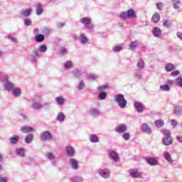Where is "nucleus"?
Instances as JSON below:
<instances>
[{"label": "nucleus", "mask_w": 182, "mask_h": 182, "mask_svg": "<svg viewBox=\"0 0 182 182\" xmlns=\"http://www.w3.org/2000/svg\"><path fill=\"white\" fill-rule=\"evenodd\" d=\"M1 82H3L4 89L7 92H11L15 87V83L9 81V76L5 75L1 78Z\"/></svg>", "instance_id": "1"}, {"label": "nucleus", "mask_w": 182, "mask_h": 182, "mask_svg": "<svg viewBox=\"0 0 182 182\" xmlns=\"http://www.w3.org/2000/svg\"><path fill=\"white\" fill-rule=\"evenodd\" d=\"M97 173L101 177H103V178H109V177H110V171L107 168L99 169Z\"/></svg>", "instance_id": "9"}, {"label": "nucleus", "mask_w": 182, "mask_h": 182, "mask_svg": "<svg viewBox=\"0 0 182 182\" xmlns=\"http://www.w3.org/2000/svg\"><path fill=\"white\" fill-rule=\"evenodd\" d=\"M32 13L31 9H27L23 11V16H30Z\"/></svg>", "instance_id": "52"}, {"label": "nucleus", "mask_w": 182, "mask_h": 182, "mask_svg": "<svg viewBox=\"0 0 182 182\" xmlns=\"http://www.w3.org/2000/svg\"><path fill=\"white\" fill-rule=\"evenodd\" d=\"M173 113L176 116H181L182 115V107H176L173 110Z\"/></svg>", "instance_id": "34"}, {"label": "nucleus", "mask_w": 182, "mask_h": 182, "mask_svg": "<svg viewBox=\"0 0 182 182\" xmlns=\"http://www.w3.org/2000/svg\"><path fill=\"white\" fill-rule=\"evenodd\" d=\"M155 126L156 127L160 128L163 127L164 126V121L163 119H158L155 122Z\"/></svg>", "instance_id": "38"}, {"label": "nucleus", "mask_w": 182, "mask_h": 182, "mask_svg": "<svg viewBox=\"0 0 182 182\" xmlns=\"http://www.w3.org/2000/svg\"><path fill=\"white\" fill-rule=\"evenodd\" d=\"M37 56H42V53H45L48 50V46L45 44L41 45L38 48L34 49Z\"/></svg>", "instance_id": "7"}, {"label": "nucleus", "mask_w": 182, "mask_h": 182, "mask_svg": "<svg viewBox=\"0 0 182 182\" xmlns=\"http://www.w3.org/2000/svg\"><path fill=\"white\" fill-rule=\"evenodd\" d=\"M122 138L124 139V140H126L127 141L128 140H130V133H129V132H124V134L122 135Z\"/></svg>", "instance_id": "48"}, {"label": "nucleus", "mask_w": 182, "mask_h": 182, "mask_svg": "<svg viewBox=\"0 0 182 182\" xmlns=\"http://www.w3.org/2000/svg\"><path fill=\"white\" fill-rule=\"evenodd\" d=\"M109 157L111 159V160H113V161L117 162L119 160H120V157H119V154L116 153L114 151H111L109 153Z\"/></svg>", "instance_id": "15"}, {"label": "nucleus", "mask_w": 182, "mask_h": 182, "mask_svg": "<svg viewBox=\"0 0 182 182\" xmlns=\"http://www.w3.org/2000/svg\"><path fill=\"white\" fill-rule=\"evenodd\" d=\"M141 129L142 132H144V133H146V134H151V133H153V130L146 123L142 124Z\"/></svg>", "instance_id": "11"}, {"label": "nucleus", "mask_w": 182, "mask_h": 182, "mask_svg": "<svg viewBox=\"0 0 182 182\" xmlns=\"http://www.w3.org/2000/svg\"><path fill=\"white\" fill-rule=\"evenodd\" d=\"M41 109H44V110H50V103L44 102L41 104Z\"/></svg>", "instance_id": "39"}, {"label": "nucleus", "mask_w": 182, "mask_h": 182, "mask_svg": "<svg viewBox=\"0 0 182 182\" xmlns=\"http://www.w3.org/2000/svg\"><path fill=\"white\" fill-rule=\"evenodd\" d=\"M152 33L154 36H155L156 38H159V36L161 35V29H160V28L159 27H154L152 30Z\"/></svg>", "instance_id": "24"}, {"label": "nucleus", "mask_w": 182, "mask_h": 182, "mask_svg": "<svg viewBox=\"0 0 182 182\" xmlns=\"http://www.w3.org/2000/svg\"><path fill=\"white\" fill-rule=\"evenodd\" d=\"M98 97L100 100H105L107 97V94L105 91H102L99 93Z\"/></svg>", "instance_id": "37"}, {"label": "nucleus", "mask_w": 182, "mask_h": 182, "mask_svg": "<svg viewBox=\"0 0 182 182\" xmlns=\"http://www.w3.org/2000/svg\"><path fill=\"white\" fill-rule=\"evenodd\" d=\"M80 22L85 25V27L87 28V29H93V28H95V26L92 23V20L89 17H84L81 18Z\"/></svg>", "instance_id": "5"}, {"label": "nucleus", "mask_w": 182, "mask_h": 182, "mask_svg": "<svg viewBox=\"0 0 182 182\" xmlns=\"http://www.w3.org/2000/svg\"><path fill=\"white\" fill-rule=\"evenodd\" d=\"M24 141L26 144H31L33 141V134H28L24 138Z\"/></svg>", "instance_id": "18"}, {"label": "nucleus", "mask_w": 182, "mask_h": 182, "mask_svg": "<svg viewBox=\"0 0 182 182\" xmlns=\"http://www.w3.org/2000/svg\"><path fill=\"white\" fill-rule=\"evenodd\" d=\"M108 86L107 85H102L100 87H97V90L100 92H103V90H106L107 89Z\"/></svg>", "instance_id": "55"}, {"label": "nucleus", "mask_w": 182, "mask_h": 182, "mask_svg": "<svg viewBox=\"0 0 182 182\" xmlns=\"http://www.w3.org/2000/svg\"><path fill=\"white\" fill-rule=\"evenodd\" d=\"M16 154H17L19 157H23V149L17 148L16 149Z\"/></svg>", "instance_id": "41"}, {"label": "nucleus", "mask_w": 182, "mask_h": 182, "mask_svg": "<svg viewBox=\"0 0 182 182\" xmlns=\"http://www.w3.org/2000/svg\"><path fill=\"white\" fill-rule=\"evenodd\" d=\"M46 157L48 160H53L55 159V154L53 152H47Z\"/></svg>", "instance_id": "49"}, {"label": "nucleus", "mask_w": 182, "mask_h": 182, "mask_svg": "<svg viewBox=\"0 0 182 182\" xmlns=\"http://www.w3.org/2000/svg\"><path fill=\"white\" fill-rule=\"evenodd\" d=\"M8 39H9V41H11V42H13V43H18V39L16 38V37H14L12 36V35L9 34L7 36Z\"/></svg>", "instance_id": "43"}, {"label": "nucleus", "mask_w": 182, "mask_h": 182, "mask_svg": "<svg viewBox=\"0 0 182 182\" xmlns=\"http://www.w3.org/2000/svg\"><path fill=\"white\" fill-rule=\"evenodd\" d=\"M66 153L70 157H75V149L72 146H67L66 149Z\"/></svg>", "instance_id": "20"}, {"label": "nucleus", "mask_w": 182, "mask_h": 182, "mask_svg": "<svg viewBox=\"0 0 182 182\" xmlns=\"http://www.w3.org/2000/svg\"><path fill=\"white\" fill-rule=\"evenodd\" d=\"M136 16V11L133 10V9H131L128 10L127 11H123L121 12L119 15V18L121 19H124L126 21V19H132V18H134Z\"/></svg>", "instance_id": "3"}, {"label": "nucleus", "mask_w": 182, "mask_h": 182, "mask_svg": "<svg viewBox=\"0 0 182 182\" xmlns=\"http://www.w3.org/2000/svg\"><path fill=\"white\" fill-rule=\"evenodd\" d=\"M162 144L164 146H170V144H173V138L171 136H164L162 139Z\"/></svg>", "instance_id": "16"}, {"label": "nucleus", "mask_w": 182, "mask_h": 182, "mask_svg": "<svg viewBox=\"0 0 182 182\" xmlns=\"http://www.w3.org/2000/svg\"><path fill=\"white\" fill-rule=\"evenodd\" d=\"M35 39L36 42H37L38 43H41V42H43V41H45V36H43V34H38L36 36Z\"/></svg>", "instance_id": "28"}, {"label": "nucleus", "mask_w": 182, "mask_h": 182, "mask_svg": "<svg viewBox=\"0 0 182 182\" xmlns=\"http://www.w3.org/2000/svg\"><path fill=\"white\" fill-rule=\"evenodd\" d=\"M134 106L138 113H143L144 112V106H143L141 102H136Z\"/></svg>", "instance_id": "14"}, {"label": "nucleus", "mask_w": 182, "mask_h": 182, "mask_svg": "<svg viewBox=\"0 0 182 182\" xmlns=\"http://www.w3.org/2000/svg\"><path fill=\"white\" fill-rule=\"evenodd\" d=\"M160 90H162L163 92H169L170 86L168 85H162L160 86Z\"/></svg>", "instance_id": "40"}, {"label": "nucleus", "mask_w": 182, "mask_h": 182, "mask_svg": "<svg viewBox=\"0 0 182 182\" xmlns=\"http://www.w3.org/2000/svg\"><path fill=\"white\" fill-rule=\"evenodd\" d=\"M33 132H35L33 127H31L28 125L23 127V133H33Z\"/></svg>", "instance_id": "30"}, {"label": "nucleus", "mask_w": 182, "mask_h": 182, "mask_svg": "<svg viewBox=\"0 0 182 182\" xmlns=\"http://www.w3.org/2000/svg\"><path fill=\"white\" fill-rule=\"evenodd\" d=\"M164 156L165 157V159L166 160V161H168V163H169L170 164H173V163H174V161L171 159V155H170V153L167 151L164 152Z\"/></svg>", "instance_id": "26"}, {"label": "nucleus", "mask_w": 182, "mask_h": 182, "mask_svg": "<svg viewBox=\"0 0 182 182\" xmlns=\"http://www.w3.org/2000/svg\"><path fill=\"white\" fill-rule=\"evenodd\" d=\"M71 181L73 182H82V181H83V178L78 177V176H74L71 178Z\"/></svg>", "instance_id": "50"}, {"label": "nucleus", "mask_w": 182, "mask_h": 182, "mask_svg": "<svg viewBox=\"0 0 182 182\" xmlns=\"http://www.w3.org/2000/svg\"><path fill=\"white\" fill-rule=\"evenodd\" d=\"M60 53L63 55H65L68 53V49L65 48H62L60 50Z\"/></svg>", "instance_id": "57"}, {"label": "nucleus", "mask_w": 182, "mask_h": 182, "mask_svg": "<svg viewBox=\"0 0 182 182\" xmlns=\"http://www.w3.org/2000/svg\"><path fill=\"white\" fill-rule=\"evenodd\" d=\"M176 35H177L178 38L181 41H182V33H181V32H178V33H176Z\"/></svg>", "instance_id": "64"}, {"label": "nucleus", "mask_w": 182, "mask_h": 182, "mask_svg": "<svg viewBox=\"0 0 182 182\" xmlns=\"http://www.w3.org/2000/svg\"><path fill=\"white\" fill-rule=\"evenodd\" d=\"M122 49H123V47H122L121 46H116L112 48V50L113 52L117 53V52H120V50H122Z\"/></svg>", "instance_id": "53"}, {"label": "nucleus", "mask_w": 182, "mask_h": 182, "mask_svg": "<svg viewBox=\"0 0 182 182\" xmlns=\"http://www.w3.org/2000/svg\"><path fill=\"white\" fill-rule=\"evenodd\" d=\"M42 57V55H36V53H35V49L33 50V53L31 55V60L33 63L36 62H38V58Z\"/></svg>", "instance_id": "23"}, {"label": "nucleus", "mask_w": 182, "mask_h": 182, "mask_svg": "<svg viewBox=\"0 0 182 182\" xmlns=\"http://www.w3.org/2000/svg\"><path fill=\"white\" fill-rule=\"evenodd\" d=\"M114 102L117 103L119 107L124 109L127 106V100L124 99L123 94H117L114 95Z\"/></svg>", "instance_id": "2"}, {"label": "nucleus", "mask_w": 182, "mask_h": 182, "mask_svg": "<svg viewBox=\"0 0 182 182\" xmlns=\"http://www.w3.org/2000/svg\"><path fill=\"white\" fill-rule=\"evenodd\" d=\"M156 8L158 9H159V11H162V9H163V3L159 2V3L156 4Z\"/></svg>", "instance_id": "62"}, {"label": "nucleus", "mask_w": 182, "mask_h": 182, "mask_svg": "<svg viewBox=\"0 0 182 182\" xmlns=\"http://www.w3.org/2000/svg\"><path fill=\"white\" fill-rule=\"evenodd\" d=\"M137 68L139 69H143L144 68V60H143V59H141L138 61Z\"/></svg>", "instance_id": "46"}, {"label": "nucleus", "mask_w": 182, "mask_h": 182, "mask_svg": "<svg viewBox=\"0 0 182 182\" xmlns=\"http://www.w3.org/2000/svg\"><path fill=\"white\" fill-rule=\"evenodd\" d=\"M114 130L116 133H124L125 132H127V125L125 124H119L115 127Z\"/></svg>", "instance_id": "8"}, {"label": "nucleus", "mask_w": 182, "mask_h": 182, "mask_svg": "<svg viewBox=\"0 0 182 182\" xmlns=\"http://www.w3.org/2000/svg\"><path fill=\"white\" fill-rule=\"evenodd\" d=\"M90 114L93 117H97L100 114V112L96 108H91L90 109Z\"/></svg>", "instance_id": "22"}, {"label": "nucleus", "mask_w": 182, "mask_h": 182, "mask_svg": "<svg viewBox=\"0 0 182 182\" xmlns=\"http://www.w3.org/2000/svg\"><path fill=\"white\" fill-rule=\"evenodd\" d=\"M55 102L58 106H63V105H65V98L63 97H58L55 98Z\"/></svg>", "instance_id": "29"}, {"label": "nucleus", "mask_w": 182, "mask_h": 182, "mask_svg": "<svg viewBox=\"0 0 182 182\" xmlns=\"http://www.w3.org/2000/svg\"><path fill=\"white\" fill-rule=\"evenodd\" d=\"M65 69H70L71 68H73V63H72V61L68 60L64 64Z\"/></svg>", "instance_id": "44"}, {"label": "nucleus", "mask_w": 182, "mask_h": 182, "mask_svg": "<svg viewBox=\"0 0 182 182\" xmlns=\"http://www.w3.org/2000/svg\"><path fill=\"white\" fill-rule=\"evenodd\" d=\"M9 143L10 144H18L19 141V136L14 135L13 136L9 138Z\"/></svg>", "instance_id": "19"}, {"label": "nucleus", "mask_w": 182, "mask_h": 182, "mask_svg": "<svg viewBox=\"0 0 182 182\" xmlns=\"http://www.w3.org/2000/svg\"><path fill=\"white\" fill-rule=\"evenodd\" d=\"M161 133L164 134L165 137H171V132H170V130L162 129Z\"/></svg>", "instance_id": "45"}, {"label": "nucleus", "mask_w": 182, "mask_h": 182, "mask_svg": "<svg viewBox=\"0 0 182 182\" xmlns=\"http://www.w3.org/2000/svg\"><path fill=\"white\" fill-rule=\"evenodd\" d=\"M72 75L74 77L77 79L82 76V71H80L79 69H75L73 71Z\"/></svg>", "instance_id": "31"}, {"label": "nucleus", "mask_w": 182, "mask_h": 182, "mask_svg": "<svg viewBox=\"0 0 182 182\" xmlns=\"http://www.w3.org/2000/svg\"><path fill=\"white\" fill-rule=\"evenodd\" d=\"M96 79H97V75H90L87 77L88 80H96Z\"/></svg>", "instance_id": "58"}, {"label": "nucleus", "mask_w": 182, "mask_h": 182, "mask_svg": "<svg viewBox=\"0 0 182 182\" xmlns=\"http://www.w3.org/2000/svg\"><path fill=\"white\" fill-rule=\"evenodd\" d=\"M134 77H136L137 79H140L141 77V70H137L134 73Z\"/></svg>", "instance_id": "51"}, {"label": "nucleus", "mask_w": 182, "mask_h": 182, "mask_svg": "<svg viewBox=\"0 0 182 182\" xmlns=\"http://www.w3.org/2000/svg\"><path fill=\"white\" fill-rule=\"evenodd\" d=\"M40 139L41 141H52L53 135L49 131H45L40 134Z\"/></svg>", "instance_id": "4"}, {"label": "nucleus", "mask_w": 182, "mask_h": 182, "mask_svg": "<svg viewBox=\"0 0 182 182\" xmlns=\"http://www.w3.org/2000/svg\"><path fill=\"white\" fill-rule=\"evenodd\" d=\"M50 32H52V29L48 27H45L42 31V33L44 35H49V33H50Z\"/></svg>", "instance_id": "47"}, {"label": "nucleus", "mask_w": 182, "mask_h": 182, "mask_svg": "<svg viewBox=\"0 0 182 182\" xmlns=\"http://www.w3.org/2000/svg\"><path fill=\"white\" fill-rule=\"evenodd\" d=\"M65 119H66V116H65L63 112H60L57 114L56 120L60 122V123L65 122Z\"/></svg>", "instance_id": "21"}, {"label": "nucleus", "mask_w": 182, "mask_h": 182, "mask_svg": "<svg viewBox=\"0 0 182 182\" xmlns=\"http://www.w3.org/2000/svg\"><path fill=\"white\" fill-rule=\"evenodd\" d=\"M171 123L172 126H173V127H176V126H177V124H178V122H177V121H176L175 119H172L171 121Z\"/></svg>", "instance_id": "63"}, {"label": "nucleus", "mask_w": 182, "mask_h": 182, "mask_svg": "<svg viewBox=\"0 0 182 182\" xmlns=\"http://www.w3.org/2000/svg\"><path fill=\"white\" fill-rule=\"evenodd\" d=\"M80 42L82 45H85V43H87V38L85 35V33H81L80 36Z\"/></svg>", "instance_id": "32"}, {"label": "nucleus", "mask_w": 182, "mask_h": 182, "mask_svg": "<svg viewBox=\"0 0 182 182\" xmlns=\"http://www.w3.org/2000/svg\"><path fill=\"white\" fill-rule=\"evenodd\" d=\"M151 21L154 23H159V22H160V14L155 13L152 16Z\"/></svg>", "instance_id": "27"}, {"label": "nucleus", "mask_w": 182, "mask_h": 182, "mask_svg": "<svg viewBox=\"0 0 182 182\" xmlns=\"http://www.w3.org/2000/svg\"><path fill=\"white\" fill-rule=\"evenodd\" d=\"M171 3L174 9H178V5H180V0H171Z\"/></svg>", "instance_id": "42"}, {"label": "nucleus", "mask_w": 182, "mask_h": 182, "mask_svg": "<svg viewBox=\"0 0 182 182\" xmlns=\"http://www.w3.org/2000/svg\"><path fill=\"white\" fill-rule=\"evenodd\" d=\"M11 92L14 97H21V95H22V90L18 87H15Z\"/></svg>", "instance_id": "13"}, {"label": "nucleus", "mask_w": 182, "mask_h": 182, "mask_svg": "<svg viewBox=\"0 0 182 182\" xmlns=\"http://www.w3.org/2000/svg\"><path fill=\"white\" fill-rule=\"evenodd\" d=\"M129 176L132 178H139V177L141 176V173L137 169L132 168L129 170Z\"/></svg>", "instance_id": "12"}, {"label": "nucleus", "mask_w": 182, "mask_h": 182, "mask_svg": "<svg viewBox=\"0 0 182 182\" xmlns=\"http://www.w3.org/2000/svg\"><path fill=\"white\" fill-rule=\"evenodd\" d=\"M68 161L73 170H77V168H79V163L77 162V160L75 159H70Z\"/></svg>", "instance_id": "10"}, {"label": "nucleus", "mask_w": 182, "mask_h": 182, "mask_svg": "<svg viewBox=\"0 0 182 182\" xmlns=\"http://www.w3.org/2000/svg\"><path fill=\"white\" fill-rule=\"evenodd\" d=\"M176 83L180 86V87H182V78L181 77H178L176 79Z\"/></svg>", "instance_id": "60"}, {"label": "nucleus", "mask_w": 182, "mask_h": 182, "mask_svg": "<svg viewBox=\"0 0 182 182\" xmlns=\"http://www.w3.org/2000/svg\"><path fill=\"white\" fill-rule=\"evenodd\" d=\"M77 89L78 90H82V89H85V82L81 81L77 85Z\"/></svg>", "instance_id": "54"}, {"label": "nucleus", "mask_w": 182, "mask_h": 182, "mask_svg": "<svg viewBox=\"0 0 182 182\" xmlns=\"http://www.w3.org/2000/svg\"><path fill=\"white\" fill-rule=\"evenodd\" d=\"M37 100H41V96H36L33 100L32 107L34 109V110H39L40 109H42V104H41V102Z\"/></svg>", "instance_id": "6"}, {"label": "nucleus", "mask_w": 182, "mask_h": 182, "mask_svg": "<svg viewBox=\"0 0 182 182\" xmlns=\"http://www.w3.org/2000/svg\"><path fill=\"white\" fill-rule=\"evenodd\" d=\"M90 141L91 143H99V137L96 134H92L90 136Z\"/></svg>", "instance_id": "36"}, {"label": "nucleus", "mask_w": 182, "mask_h": 182, "mask_svg": "<svg viewBox=\"0 0 182 182\" xmlns=\"http://www.w3.org/2000/svg\"><path fill=\"white\" fill-rule=\"evenodd\" d=\"M174 69H176V68L174 67V65L171 63H168L165 66V70L166 72H172Z\"/></svg>", "instance_id": "33"}, {"label": "nucleus", "mask_w": 182, "mask_h": 182, "mask_svg": "<svg viewBox=\"0 0 182 182\" xmlns=\"http://www.w3.org/2000/svg\"><path fill=\"white\" fill-rule=\"evenodd\" d=\"M24 25H26V26H31V25H32V21H31L30 18H26L24 21Z\"/></svg>", "instance_id": "56"}, {"label": "nucleus", "mask_w": 182, "mask_h": 182, "mask_svg": "<svg viewBox=\"0 0 182 182\" xmlns=\"http://www.w3.org/2000/svg\"><path fill=\"white\" fill-rule=\"evenodd\" d=\"M43 5L41 4H37L36 8V15H42L43 14Z\"/></svg>", "instance_id": "25"}, {"label": "nucleus", "mask_w": 182, "mask_h": 182, "mask_svg": "<svg viewBox=\"0 0 182 182\" xmlns=\"http://www.w3.org/2000/svg\"><path fill=\"white\" fill-rule=\"evenodd\" d=\"M163 25L166 28H170V26H171V22H169L168 21H164Z\"/></svg>", "instance_id": "59"}, {"label": "nucleus", "mask_w": 182, "mask_h": 182, "mask_svg": "<svg viewBox=\"0 0 182 182\" xmlns=\"http://www.w3.org/2000/svg\"><path fill=\"white\" fill-rule=\"evenodd\" d=\"M178 75H180V71L178 70H176V71H173L172 73H171V76H178Z\"/></svg>", "instance_id": "61"}, {"label": "nucleus", "mask_w": 182, "mask_h": 182, "mask_svg": "<svg viewBox=\"0 0 182 182\" xmlns=\"http://www.w3.org/2000/svg\"><path fill=\"white\" fill-rule=\"evenodd\" d=\"M139 45L138 41H132L129 45V49L130 50H134L136 48H137V46Z\"/></svg>", "instance_id": "35"}, {"label": "nucleus", "mask_w": 182, "mask_h": 182, "mask_svg": "<svg viewBox=\"0 0 182 182\" xmlns=\"http://www.w3.org/2000/svg\"><path fill=\"white\" fill-rule=\"evenodd\" d=\"M146 163L149 166H159V161H157L156 158L153 157L146 158Z\"/></svg>", "instance_id": "17"}]
</instances>
